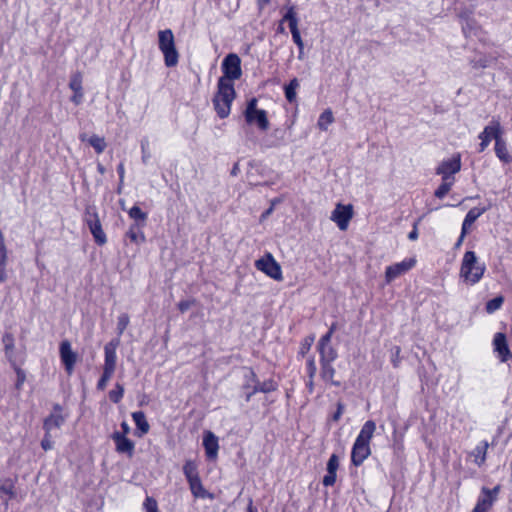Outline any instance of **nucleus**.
I'll list each match as a JSON object with an SVG mask.
<instances>
[{"label":"nucleus","instance_id":"f257e3e1","mask_svg":"<svg viewBox=\"0 0 512 512\" xmlns=\"http://www.w3.org/2000/svg\"><path fill=\"white\" fill-rule=\"evenodd\" d=\"M486 272V265L481 262L474 251H466L462 257L459 278L468 285L474 286L479 283Z\"/></svg>","mask_w":512,"mask_h":512},{"label":"nucleus","instance_id":"f03ea898","mask_svg":"<svg viewBox=\"0 0 512 512\" xmlns=\"http://www.w3.org/2000/svg\"><path fill=\"white\" fill-rule=\"evenodd\" d=\"M217 93L213 98L214 109L222 119L228 117L231 112V105L236 97L234 84H217Z\"/></svg>","mask_w":512,"mask_h":512},{"label":"nucleus","instance_id":"7ed1b4c3","mask_svg":"<svg viewBox=\"0 0 512 512\" xmlns=\"http://www.w3.org/2000/svg\"><path fill=\"white\" fill-rule=\"evenodd\" d=\"M158 45L164 55V62L167 67H174L178 63L179 54L177 52L174 40V34L171 29L160 30L158 32Z\"/></svg>","mask_w":512,"mask_h":512},{"label":"nucleus","instance_id":"20e7f679","mask_svg":"<svg viewBox=\"0 0 512 512\" xmlns=\"http://www.w3.org/2000/svg\"><path fill=\"white\" fill-rule=\"evenodd\" d=\"M258 100L251 98L246 105L244 110L245 121L249 125H256L259 130L266 131L269 128V120L267 112L263 109H259Z\"/></svg>","mask_w":512,"mask_h":512},{"label":"nucleus","instance_id":"39448f33","mask_svg":"<svg viewBox=\"0 0 512 512\" xmlns=\"http://www.w3.org/2000/svg\"><path fill=\"white\" fill-rule=\"evenodd\" d=\"M223 76L219 78L218 83L233 84L242 76L241 59L235 53L228 54L222 61Z\"/></svg>","mask_w":512,"mask_h":512},{"label":"nucleus","instance_id":"423d86ee","mask_svg":"<svg viewBox=\"0 0 512 512\" xmlns=\"http://www.w3.org/2000/svg\"><path fill=\"white\" fill-rule=\"evenodd\" d=\"M84 222L88 226L95 242L100 246L106 244L107 237L102 228V225H101V222L99 219V214H98L95 206L86 207L85 213H84Z\"/></svg>","mask_w":512,"mask_h":512},{"label":"nucleus","instance_id":"0eeeda50","mask_svg":"<svg viewBox=\"0 0 512 512\" xmlns=\"http://www.w3.org/2000/svg\"><path fill=\"white\" fill-rule=\"evenodd\" d=\"M255 267L276 281L283 279L281 266L271 253H266L263 257L256 260Z\"/></svg>","mask_w":512,"mask_h":512},{"label":"nucleus","instance_id":"6e6552de","mask_svg":"<svg viewBox=\"0 0 512 512\" xmlns=\"http://www.w3.org/2000/svg\"><path fill=\"white\" fill-rule=\"evenodd\" d=\"M462 167L461 154L455 153L451 158L444 159L436 168V174L442 177V180H451L455 182L454 175L457 174Z\"/></svg>","mask_w":512,"mask_h":512},{"label":"nucleus","instance_id":"1a4fd4ad","mask_svg":"<svg viewBox=\"0 0 512 512\" xmlns=\"http://www.w3.org/2000/svg\"><path fill=\"white\" fill-rule=\"evenodd\" d=\"M503 129L498 118L493 117L490 124L485 126L483 131L479 134L481 140L479 144V152H483L489 146L492 139L497 142V138L500 139L503 136Z\"/></svg>","mask_w":512,"mask_h":512},{"label":"nucleus","instance_id":"9d476101","mask_svg":"<svg viewBox=\"0 0 512 512\" xmlns=\"http://www.w3.org/2000/svg\"><path fill=\"white\" fill-rule=\"evenodd\" d=\"M353 217L352 205L337 204L335 209L332 211L331 220L336 223L341 231H345L348 228L349 222Z\"/></svg>","mask_w":512,"mask_h":512},{"label":"nucleus","instance_id":"9b49d317","mask_svg":"<svg viewBox=\"0 0 512 512\" xmlns=\"http://www.w3.org/2000/svg\"><path fill=\"white\" fill-rule=\"evenodd\" d=\"M416 264L415 258H406L401 262L395 263L386 267L385 270V280L387 283H391L393 280L398 278L399 276L405 274L410 269H412Z\"/></svg>","mask_w":512,"mask_h":512},{"label":"nucleus","instance_id":"f8f14e48","mask_svg":"<svg viewBox=\"0 0 512 512\" xmlns=\"http://www.w3.org/2000/svg\"><path fill=\"white\" fill-rule=\"evenodd\" d=\"M493 352L496 357L505 363L512 358V353L509 349L506 335L502 332H497L493 337Z\"/></svg>","mask_w":512,"mask_h":512},{"label":"nucleus","instance_id":"ddd939ff","mask_svg":"<svg viewBox=\"0 0 512 512\" xmlns=\"http://www.w3.org/2000/svg\"><path fill=\"white\" fill-rule=\"evenodd\" d=\"M499 489V486L494 487L493 490H489L485 487L482 488L481 495L477 500L473 512H487L495 502Z\"/></svg>","mask_w":512,"mask_h":512},{"label":"nucleus","instance_id":"4468645a","mask_svg":"<svg viewBox=\"0 0 512 512\" xmlns=\"http://www.w3.org/2000/svg\"><path fill=\"white\" fill-rule=\"evenodd\" d=\"M59 352L66 372L69 375L72 374L74 366L77 362V354L72 350L71 343L68 340L62 341L60 343Z\"/></svg>","mask_w":512,"mask_h":512},{"label":"nucleus","instance_id":"2eb2a0df","mask_svg":"<svg viewBox=\"0 0 512 512\" xmlns=\"http://www.w3.org/2000/svg\"><path fill=\"white\" fill-rule=\"evenodd\" d=\"M371 454L370 444L356 440L351 451V462L355 466H360Z\"/></svg>","mask_w":512,"mask_h":512},{"label":"nucleus","instance_id":"dca6fc26","mask_svg":"<svg viewBox=\"0 0 512 512\" xmlns=\"http://www.w3.org/2000/svg\"><path fill=\"white\" fill-rule=\"evenodd\" d=\"M120 340L119 338L110 341L107 343L104 347V353H105V359H104V366L103 370L111 371L114 373L116 368V361H117V355H116V349L119 346Z\"/></svg>","mask_w":512,"mask_h":512},{"label":"nucleus","instance_id":"f3484780","mask_svg":"<svg viewBox=\"0 0 512 512\" xmlns=\"http://www.w3.org/2000/svg\"><path fill=\"white\" fill-rule=\"evenodd\" d=\"M112 439L115 443V449L120 454H126L129 457H132L135 449L134 442L127 438L121 432L116 431L112 434Z\"/></svg>","mask_w":512,"mask_h":512},{"label":"nucleus","instance_id":"a211bd4d","mask_svg":"<svg viewBox=\"0 0 512 512\" xmlns=\"http://www.w3.org/2000/svg\"><path fill=\"white\" fill-rule=\"evenodd\" d=\"M65 422V417L62 413V408L59 405L54 406L51 414L44 420L43 427L45 432H52L59 429Z\"/></svg>","mask_w":512,"mask_h":512},{"label":"nucleus","instance_id":"6ab92c4d","mask_svg":"<svg viewBox=\"0 0 512 512\" xmlns=\"http://www.w3.org/2000/svg\"><path fill=\"white\" fill-rule=\"evenodd\" d=\"M338 468L339 458L336 454H332L327 462V474L323 477L324 486L329 487L335 484Z\"/></svg>","mask_w":512,"mask_h":512},{"label":"nucleus","instance_id":"aec40b11","mask_svg":"<svg viewBox=\"0 0 512 512\" xmlns=\"http://www.w3.org/2000/svg\"><path fill=\"white\" fill-rule=\"evenodd\" d=\"M203 446L209 459H215L219 450L218 438L211 431H206L203 437Z\"/></svg>","mask_w":512,"mask_h":512},{"label":"nucleus","instance_id":"412c9836","mask_svg":"<svg viewBox=\"0 0 512 512\" xmlns=\"http://www.w3.org/2000/svg\"><path fill=\"white\" fill-rule=\"evenodd\" d=\"M8 250L5 244V239L2 231L0 230V282L4 283L8 279L7 265H8Z\"/></svg>","mask_w":512,"mask_h":512},{"label":"nucleus","instance_id":"4be33fe9","mask_svg":"<svg viewBox=\"0 0 512 512\" xmlns=\"http://www.w3.org/2000/svg\"><path fill=\"white\" fill-rule=\"evenodd\" d=\"M487 210L486 207H475V208H472L468 211V213L466 214L464 220H463V223H462V228H461V231L463 232V234H467L470 227L473 225V223L483 214L485 213Z\"/></svg>","mask_w":512,"mask_h":512},{"label":"nucleus","instance_id":"5701e85b","mask_svg":"<svg viewBox=\"0 0 512 512\" xmlns=\"http://www.w3.org/2000/svg\"><path fill=\"white\" fill-rule=\"evenodd\" d=\"M188 484H189L191 493L195 498L210 499V500L214 499V495L212 493L208 492L204 488L200 477L189 481Z\"/></svg>","mask_w":512,"mask_h":512},{"label":"nucleus","instance_id":"b1692460","mask_svg":"<svg viewBox=\"0 0 512 512\" xmlns=\"http://www.w3.org/2000/svg\"><path fill=\"white\" fill-rule=\"evenodd\" d=\"M489 444L487 441L479 442L476 447L470 452V457L477 466H482L486 461V455Z\"/></svg>","mask_w":512,"mask_h":512},{"label":"nucleus","instance_id":"393cba45","mask_svg":"<svg viewBox=\"0 0 512 512\" xmlns=\"http://www.w3.org/2000/svg\"><path fill=\"white\" fill-rule=\"evenodd\" d=\"M276 389L277 384L272 379L265 380L262 383L258 381V383L253 386L252 390L246 394V401H250L251 397L256 393H269L275 391Z\"/></svg>","mask_w":512,"mask_h":512},{"label":"nucleus","instance_id":"a878e982","mask_svg":"<svg viewBox=\"0 0 512 512\" xmlns=\"http://www.w3.org/2000/svg\"><path fill=\"white\" fill-rule=\"evenodd\" d=\"M494 150L497 158L505 163L509 164L512 162V155L510 154L506 141L503 139V136H501L500 139L497 138V142H495Z\"/></svg>","mask_w":512,"mask_h":512},{"label":"nucleus","instance_id":"bb28decb","mask_svg":"<svg viewBox=\"0 0 512 512\" xmlns=\"http://www.w3.org/2000/svg\"><path fill=\"white\" fill-rule=\"evenodd\" d=\"M376 430V423L373 420L366 421L358 436L356 437V440H360L362 442L370 444V441L375 433Z\"/></svg>","mask_w":512,"mask_h":512},{"label":"nucleus","instance_id":"cd10ccee","mask_svg":"<svg viewBox=\"0 0 512 512\" xmlns=\"http://www.w3.org/2000/svg\"><path fill=\"white\" fill-rule=\"evenodd\" d=\"M320 362H333L337 358V351L331 346V344H318L317 345Z\"/></svg>","mask_w":512,"mask_h":512},{"label":"nucleus","instance_id":"c85d7f7f","mask_svg":"<svg viewBox=\"0 0 512 512\" xmlns=\"http://www.w3.org/2000/svg\"><path fill=\"white\" fill-rule=\"evenodd\" d=\"M14 484L10 479L0 480V497L7 503L8 500L14 498Z\"/></svg>","mask_w":512,"mask_h":512},{"label":"nucleus","instance_id":"c756f323","mask_svg":"<svg viewBox=\"0 0 512 512\" xmlns=\"http://www.w3.org/2000/svg\"><path fill=\"white\" fill-rule=\"evenodd\" d=\"M132 419L137 427L140 430L141 434L148 433L150 429V425L146 419L144 412L136 411L132 413Z\"/></svg>","mask_w":512,"mask_h":512},{"label":"nucleus","instance_id":"7c9ffc66","mask_svg":"<svg viewBox=\"0 0 512 512\" xmlns=\"http://www.w3.org/2000/svg\"><path fill=\"white\" fill-rule=\"evenodd\" d=\"M334 115L331 109L324 110L317 121V126L321 131H327L328 127L334 122Z\"/></svg>","mask_w":512,"mask_h":512},{"label":"nucleus","instance_id":"2f4dec72","mask_svg":"<svg viewBox=\"0 0 512 512\" xmlns=\"http://www.w3.org/2000/svg\"><path fill=\"white\" fill-rule=\"evenodd\" d=\"M320 364H321V373H320L321 378L326 382H329L333 385L338 386L339 383L333 381V377L335 375V369L332 366V362H320Z\"/></svg>","mask_w":512,"mask_h":512},{"label":"nucleus","instance_id":"473e14b6","mask_svg":"<svg viewBox=\"0 0 512 512\" xmlns=\"http://www.w3.org/2000/svg\"><path fill=\"white\" fill-rule=\"evenodd\" d=\"M141 225L134 224L127 231V237L136 244H141L145 241V235L141 231Z\"/></svg>","mask_w":512,"mask_h":512},{"label":"nucleus","instance_id":"72a5a7b5","mask_svg":"<svg viewBox=\"0 0 512 512\" xmlns=\"http://www.w3.org/2000/svg\"><path fill=\"white\" fill-rule=\"evenodd\" d=\"M183 473L187 479V482L199 478L197 465L192 460H187L183 466Z\"/></svg>","mask_w":512,"mask_h":512},{"label":"nucleus","instance_id":"f704fd0d","mask_svg":"<svg viewBox=\"0 0 512 512\" xmlns=\"http://www.w3.org/2000/svg\"><path fill=\"white\" fill-rule=\"evenodd\" d=\"M299 88V81L297 78L292 79L285 87V97L292 103L296 100V90Z\"/></svg>","mask_w":512,"mask_h":512},{"label":"nucleus","instance_id":"c9c22d12","mask_svg":"<svg viewBox=\"0 0 512 512\" xmlns=\"http://www.w3.org/2000/svg\"><path fill=\"white\" fill-rule=\"evenodd\" d=\"M258 383V379L253 370L247 369L244 374L243 389L246 394L252 390L253 386Z\"/></svg>","mask_w":512,"mask_h":512},{"label":"nucleus","instance_id":"e433bc0d","mask_svg":"<svg viewBox=\"0 0 512 512\" xmlns=\"http://www.w3.org/2000/svg\"><path fill=\"white\" fill-rule=\"evenodd\" d=\"M128 215L135 221H140L138 225L144 226L145 221L147 219V214L143 212L139 206L134 205L133 207H131L128 211Z\"/></svg>","mask_w":512,"mask_h":512},{"label":"nucleus","instance_id":"4c0bfd02","mask_svg":"<svg viewBox=\"0 0 512 512\" xmlns=\"http://www.w3.org/2000/svg\"><path fill=\"white\" fill-rule=\"evenodd\" d=\"M88 143L95 149L98 154H101L106 148L105 139L98 135H92L89 137Z\"/></svg>","mask_w":512,"mask_h":512},{"label":"nucleus","instance_id":"58836bf2","mask_svg":"<svg viewBox=\"0 0 512 512\" xmlns=\"http://www.w3.org/2000/svg\"><path fill=\"white\" fill-rule=\"evenodd\" d=\"M288 21L289 22V28L294 29L298 28V19L297 14L294 9V7H289L286 14L283 16L282 22Z\"/></svg>","mask_w":512,"mask_h":512},{"label":"nucleus","instance_id":"ea45409f","mask_svg":"<svg viewBox=\"0 0 512 512\" xmlns=\"http://www.w3.org/2000/svg\"><path fill=\"white\" fill-rule=\"evenodd\" d=\"M453 184L454 182L451 180H442L441 185L435 190L434 195L439 199L444 198L451 190Z\"/></svg>","mask_w":512,"mask_h":512},{"label":"nucleus","instance_id":"a19ab883","mask_svg":"<svg viewBox=\"0 0 512 512\" xmlns=\"http://www.w3.org/2000/svg\"><path fill=\"white\" fill-rule=\"evenodd\" d=\"M503 302H504V297L503 296H497V297L489 300L486 303V307H485L487 313L492 314L495 311L499 310L502 307Z\"/></svg>","mask_w":512,"mask_h":512},{"label":"nucleus","instance_id":"79ce46f5","mask_svg":"<svg viewBox=\"0 0 512 512\" xmlns=\"http://www.w3.org/2000/svg\"><path fill=\"white\" fill-rule=\"evenodd\" d=\"M130 323V318L127 313H122L118 316L117 320V333L118 335H122L123 332L126 330Z\"/></svg>","mask_w":512,"mask_h":512},{"label":"nucleus","instance_id":"37998d69","mask_svg":"<svg viewBox=\"0 0 512 512\" xmlns=\"http://www.w3.org/2000/svg\"><path fill=\"white\" fill-rule=\"evenodd\" d=\"M2 340L5 346V355L7 358L11 359L14 350L13 336L11 334H5Z\"/></svg>","mask_w":512,"mask_h":512},{"label":"nucleus","instance_id":"c03bdc74","mask_svg":"<svg viewBox=\"0 0 512 512\" xmlns=\"http://www.w3.org/2000/svg\"><path fill=\"white\" fill-rule=\"evenodd\" d=\"M124 395V388L121 384L117 383L115 389L109 392V398L114 403H119Z\"/></svg>","mask_w":512,"mask_h":512},{"label":"nucleus","instance_id":"a18cd8bd","mask_svg":"<svg viewBox=\"0 0 512 512\" xmlns=\"http://www.w3.org/2000/svg\"><path fill=\"white\" fill-rule=\"evenodd\" d=\"M69 87L74 92H79L80 90H82V76L80 73H76L71 77Z\"/></svg>","mask_w":512,"mask_h":512},{"label":"nucleus","instance_id":"49530a36","mask_svg":"<svg viewBox=\"0 0 512 512\" xmlns=\"http://www.w3.org/2000/svg\"><path fill=\"white\" fill-rule=\"evenodd\" d=\"M143 507L145 512H159L157 501L149 496L146 497Z\"/></svg>","mask_w":512,"mask_h":512},{"label":"nucleus","instance_id":"de8ad7c7","mask_svg":"<svg viewBox=\"0 0 512 512\" xmlns=\"http://www.w3.org/2000/svg\"><path fill=\"white\" fill-rule=\"evenodd\" d=\"M113 374L114 373L111 372V371L103 370V374H102L101 378L99 379V381L97 383V388L99 390H104L106 388V386H107L108 381L113 376Z\"/></svg>","mask_w":512,"mask_h":512},{"label":"nucleus","instance_id":"09e8293b","mask_svg":"<svg viewBox=\"0 0 512 512\" xmlns=\"http://www.w3.org/2000/svg\"><path fill=\"white\" fill-rule=\"evenodd\" d=\"M292 34V39L294 43L298 46L299 50H304V43L300 35V31L298 28L290 29Z\"/></svg>","mask_w":512,"mask_h":512},{"label":"nucleus","instance_id":"8fccbe9b","mask_svg":"<svg viewBox=\"0 0 512 512\" xmlns=\"http://www.w3.org/2000/svg\"><path fill=\"white\" fill-rule=\"evenodd\" d=\"M316 372H317V367H316L315 359H314V357H310L307 360V374H308V378L314 379V377L316 375Z\"/></svg>","mask_w":512,"mask_h":512},{"label":"nucleus","instance_id":"3c124183","mask_svg":"<svg viewBox=\"0 0 512 512\" xmlns=\"http://www.w3.org/2000/svg\"><path fill=\"white\" fill-rule=\"evenodd\" d=\"M41 446L45 451L51 450L53 448L51 432H45L44 438L41 441Z\"/></svg>","mask_w":512,"mask_h":512},{"label":"nucleus","instance_id":"603ef678","mask_svg":"<svg viewBox=\"0 0 512 512\" xmlns=\"http://www.w3.org/2000/svg\"><path fill=\"white\" fill-rule=\"evenodd\" d=\"M195 304V300H183L178 303V309L183 313Z\"/></svg>","mask_w":512,"mask_h":512},{"label":"nucleus","instance_id":"864d4df0","mask_svg":"<svg viewBox=\"0 0 512 512\" xmlns=\"http://www.w3.org/2000/svg\"><path fill=\"white\" fill-rule=\"evenodd\" d=\"M344 409H345L344 404L341 403V402H338L337 403V410H336V412L332 416L333 421L337 422V421L340 420V418H341V416H342V414L344 412Z\"/></svg>","mask_w":512,"mask_h":512},{"label":"nucleus","instance_id":"5fc2aeb1","mask_svg":"<svg viewBox=\"0 0 512 512\" xmlns=\"http://www.w3.org/2000/svg\"><path fill=\"white\" fill-rule=\"evenodd\" d=\"M82 99H83V92H82V90H80L79 92H74V95L72 96L71 101L74 104L79 105L82 102Z\"/></svg>","mask_w":512,"mask_h":512},{"label":"nucleus","instance_id":"6e6d98bb","mask_svg":"<svg viewBox=\"0 0 512 512\" xmlns=\"http://www.w3.org/2000/svg\"><path fill=\"white\" fill-rule=\"evenodd\" d=\"M331 338H332L331 332H327L325 335H323L320 338L318 344H330Z\"/></svg>","mask_w":512,"mask_h":512},{"label":"nucleus","instance_id":"4d7b16f0","mask_svg":"<svg viewBox=\"0 0 512 512\" xmlns=\"http://www.w3.org/2000/svg\"><path fill=\"white\" fill-rule=\"evenodd\" d=\"M408 238L412 241L418 239V229L417 224L414 225L413 230L408 234Z\"/></svg>","mask_w":512,"mask_h":512},{"label":"nucleus","instance_id":"13d9d810","mask_svg":"<svg viewBox=\"0 0 512 512\" xmlns=\"http://www.w3.org/2000/svg\"><path fill=\"white\" fill-rule=\"evenodd\" d=\"M465 236H466V234H463V232L461 231L460 236H459L458 240L456 241V243L454 245L455 249H458V248L461 247V245H462V243L464 241Z\"/></svg>","mask_w":512,"mask_h":512},{"label":"nucleus","instance_id":"bf43d9fd","mask_svg":"<svg viewBox=\"0 0 512 512\" xmlns=\"http://www.w3.org/2000/svg\"><path fill=\"white\" fill-rule=\"evenodd\" d=\"M117 171H118V174H119L120 181L122 182L123 179H124V174H125L124 165L122 163L119 164V166L117 168Z\"/></svg>","mask_w":512,"mask_h":512},{"label":"nucleus","instance_id":"052dcab7","mask_svg":"<svg viewBox=\"0 0 512 512\" xmlns=\"http://www.w3.org/2000/svg\"><path fill=\"white\" fill-rule=\"evenodd\" d=\"M274 208L273 206H270L265 212H263V214L261 215V220H264L266 219L267 217H269L272 212H273Z\"/></svg>","mask_w":512,"mask_h":512},{"label":"nucleus","instance_id":"680f3d73","mask_svg":"<svg viewBox=\"0 0 512 512\" xmlns=\"http://www.w3.org/2000/svg\"><path fill=\"white\" fill-rule=\"evenodd\" d=\"M121 428L123 430V432L121 434H124L125 436L130 432V427L127 422H122Z\"/></svg>","mask_w":512,"mask_h":512},{"label":"nucleus","instance_id":"e2e57ef3","mask_svg":"<svg viewBox=\"0 0 512 512\" xmlns=\"http://www.w3.org/2000/svg\"><path fill=\"white\" fill-rule=\"evenodd\" d=\"M307 389L310 393L314 390V379L309 378V380L306 383Z\"/></svg>","mask_w":512,"mask_h":512},{"label":"nucleus","instance_id":"0e129e2a","mask_svg":"<svg viewBox=\"0 0 512 512\" xmlns=\"http://www.w3.org/2000/svg\"><path fill=\"white\" fill-rule=\"evenodd\" d=\"M17 374H18V384H17V386H20L24 382L25 376H24V374H23V372L21 370H18Z\"/></svg>","mask_w":512,"mask_h":512},{"label":"nucleus","instance_id":"69168bd1","mask_svg":"<svg viewBox=\"0 0 512 512\" xmlns=\"http://www.w3.org/2000/svg\"><path fill=\"white\" fill-rule=\"evenodd\" d=\"M246 512H258L257 509L253 506L252 499L249 500V504H248Z\"/></svg>","mask_w":512,"mask_h":512},{"label":"nucleus","instance_id":"338daca9","mask_svg":"<svg viewBox=\"0 0 512 512\" xmlns=\"http://www.w3.org/2000/svg\"><path fill=\"white\" fill-rule=\"evenodd\" d=\"M141 148H142V153H143L142 160H143V162H147L149 155L146 153L145 146L143 143L141 145Z\"/></svg>","mask_w":512,"mask_h":512},{"label":"nucleus","instance_id":"774afa93","mask_svg":"<svg viewBox=\"0 0 512 512\" xmlns=\"http://www.w3.org/2000/svg\"><path fill=\"white\" fill-rule=\"evenodd\" d=\"M270 2V0H258V6L260 9H263L265 5H267Z\"/></svg>","mask_w":512,"mask_h":512}]
</instances>
